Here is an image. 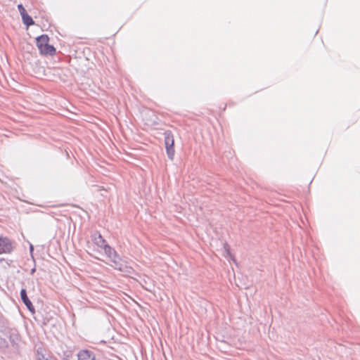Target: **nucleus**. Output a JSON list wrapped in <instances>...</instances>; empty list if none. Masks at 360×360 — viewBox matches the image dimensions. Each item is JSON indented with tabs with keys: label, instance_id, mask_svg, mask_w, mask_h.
I'll list each match as a JSON object with an SVG mask.
<instances>
[{
	"label": "nucleus",
	"instance_id": "10",
	"mask_svg": "<svg viewBox=\"0 0 360 360\" xmlns=\"http://www.w3.org/2000/svg\"><path fill=\"white\" fill-rule=\"evenodd\" d=\"M43 349L38 348L37 350V360H55L51 358L46 357L43 354Z\"/></svg>",
	"mask_w": 360,
	"mask_h": 360
},
{
	"label": "nucleus",
	"instance_id": "14",
	"mask_svg": "<svg viewBox=\"0 0 360 360\" xmlns=\"http://www.w3.org/2000/svg\"><path fill=\"white\" fill-rule=\"evenodd\" d=\"M30 250H33V246H32V245H31V246H30Z\"/></svg>",
	"mask_w": 360,
	"mask_h": 360
},
{
	"label": "nucleus",
	"instance_id": "8",
	"mask_svg": "<svg viewBox=\"0 0 360 360\" xmlns=\"http://www.w3.org/2000/svg\"><path fill=\"white\" fill-rule=\"evenodd\" d=\"M103 250L105 252V254L106 255V256L110 259V257H112V255H115V253L116 252V251L115 250L114 248H112L111 246H110L109 245H104L103 247Z\"/></svg>",
	"mask_w": 360,
	"mask_h": 360
},
{
	"label": "nucleus",
	"instance_id": "6",
	"mask_svg": "<svg viewBox=\"0 0 360 360\" xmlns=\"http://www.w3.org/2000/svg\"><path fill=\"white\" fill-rule=\"evenodd\" d=\"M77 360H95L94 354L89 350H82L78 354Z\"/></svg>",
	"mask_w": 360,
	"mask_h": 360
},
{
	"label": "nucleus",
	"instance_id": "3",
	"mask_svg": "<svg viewBox=\"0 0 360 360\" xmlns=\"http://www.w3.org/2000/svg\"><path fill=\"white\" fill-rule=\"evenodd\" d=\"M14 242L8 237L0 235V255L9 254L14 249Z\"/></svg>",
	"mask_w": 360,
	"mask_h": 360
},
{
	"label": "nucleus",
	"instance_id": "11",
	"mask_svg": "<svg viewBox=\"0 0 360 360\" xmlns=\"http://www.w3.org/2000/svg\"><path fill=\"white\" fill-rule=\"evenodd\" d=\"M18 339V335L15 333H13L10 335V341L13 346L17 345V341Z\"/></svg>",
	"mask_w": 360,
	"mask_h": 360
},
{
	"label": "nucleus",
	"instance_id": "5",
	"mask_svg": "<svg viewBox=\"0 0 360 360\" xmlns=\"http://www.w3.org/2000/svg\"><path fill=\"white\" fill-rule=\"evenodd\" d=\"M20 297H21L22 302L27 307V309L30 311L34 313V311H35L34 307L32 302L30 300L29 297H27L26 290L24 288H22L20 290Z\"/></svg>",
	"mask_w": 360,
	"mask_h": 360
},
{
	"label": "nucleus",
	"instance_id": "4",
	"mask_svg": "<svg viewBox=\"0 0 360 360\" xmlns=\"http://www.w3.org/2000/svg\"><path fill=\"white\" fill-rule=\"evenodd\" d=\"M110 259L113 263L112 266L115 269H117L120 271H124L126 266L122 262V259L120 257V255L117 253V252L115 253V255H112V257L110 258Z\"/></svg>",
	"mask_w": 360,
	"mask_h": 360
},
{
	"label": "nucleus",
	"instance_id": "7",
	"mask_svg": "<svg viewBox=\"0 0 360 360\" xmlns=\"http://www.w3.org/2000/svg\"><path fill=\"white\" fill-rule=\"evenodd\" d=\"M94 241L96 245L98 247L103 248L104 245H106L105 240L103 239L101 234H98L97 236L94 238Z\"/></svg>",
	"mask_w": 360,
	"mask_h": 360
},
{
	"label": "nucleus",
	"instance_id": "9",
	"mask_svg": "<svg viewBox=\"0 0 360 360\" xmlns=\"http://www.w3.org/2000/svg\"><path fill=\"white\" fill-rule=\"evenodd\" d=\"M22 22L25 25L27 26H30L34 24V21L32 18L31 16H30L28 14H24L22 16Z\"/></svg>",
	"mask_w": 360,
	"mask_h": 360
},
{
	"label": "nucleus",
	"instance_id": "12",
	"mask_svg": "<svg viewBox=\"0 0 360 360\" xmlns=\"http://www.w3.org/2000/svg\"><path fill=\"white\" fill-rule=\"evenodd\" d=\"M18 11L19 13H20L21 15V17L24 15V14H27L25 8H24V6H22V4H18Z\"/></svg>",
	"mask_w": 360,
	"mask_h": 360
},
{
	"label": "nucleus",
	"instance_id": "1",
	"mask_svg": "<svg viewBox=\"0 0 360 360\" xmlns=\"http://www.w3.org/2000/svg\"><path fill=\"white\" fill-rule=\"evenodd\" d=\"M37 46L42 55L53 56L56 49L49 44V38L46 34H42L36 39Z\"/></svg>",
	"mask_w": 360,
	"mask_h": 360
},
{
	"label": "nucleus",
	"instance_id": "2",
	"mask_svg": "<svg viewBox=\"0 0 360 360\" xmlns=\"http://www.w3.org/2000/svg\"><path fill=\"white\" fill-rule=\"evenodd\" d=\"M164 137L167 155L168 156V158L172 160L174 159L175 153L174 136L172 131H166L164 133Z\"/></svg>",
	"mask_w": 360,
	"mask_h": 360
},
{
	"label": "nucleus",
	"instance_id": "13",
	"mask_svg": "<svg viewBox=\"0 0 360 360\" xmlns=\"http://www.w3.org/2000/svg\"><path fill=\"white\" fill-rule=\"evenodd\" d=\"M6 344L5 340L0 338V345H4Z\"/></svg>",
	"mask_w": 360,
	"mask_h": 360
}]
</instances>
